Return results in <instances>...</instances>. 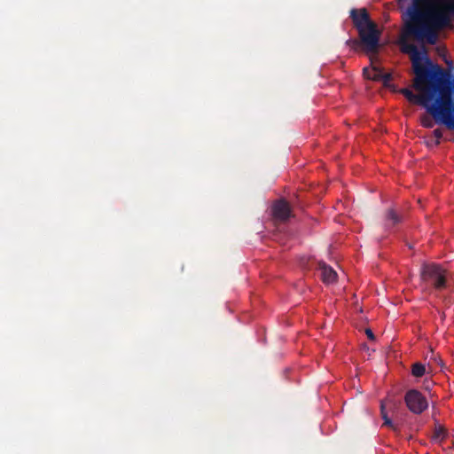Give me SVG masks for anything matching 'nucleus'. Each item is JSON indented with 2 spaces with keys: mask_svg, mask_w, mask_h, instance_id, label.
<instances>
[{
  "mask_svg": "<svg viewBox=\"0 0 454 454\" xmlns=\"http://www.w3.org/2000/svg\"><path fill=\"white\" fill-rule=\"evenodd\" d=\"M450 16L454 17V2L436 6L432 5L429 0H412L403 18L404 27L399 39V48L402 53L410 56L415 75L413 88L420 94L416 95L408 88L401 89L400 93L409 102L425 107L428 114L435 93L433 87L437 86L432 81L436 80L439 83V78L450 77V73L432 62L425 47L419 51L416 45L408 42V38L414 37L434 45L439 31L450 25Z\"/></svg>",
  "mask_w": 454,
  "mask_h": 454,
  "instance_id": "1",
  "label": "nucleus"
},
{
  "mask_svg": "<svg viewBox=\"0 0 454 454\" xmlns=\"http://www.w3.org/2000/svg\"><path fill=\"white\" fill-rule=\"evenodd\" d=\"M450 84V76L439 78L437 86L433 87L434 92H438V97L433 102L429 114L436 122L454 129V103Z\"/></svg>",
  "mask_w": 454,
  "mask_h": 454,
  "instance_id": "2",
  "label": "nucleus"
},
{
  "mask_svg": "<svg viewBox=\"0 0 454 454\" xmlns=\"http://www.w3.org/2000/svg\"><path fill=\"white\" fill-rule=\"evenodd\" d=\"M420 277L424 282L431 284L438 291L448 288L453 282L450 273L436 263H424Z\"/></svg>",
  "mask_w": 454,
  "mask_h": 454,
  "instance_id": "3",
  "label": "nucleus"
},
{
  "mask_svg": "<svg viewBox=\"0 0 454 454\" xmlns=\"http://www.w3.org/2000/svg\"><path fill=\"white\" fill-rule=\"evenodd\" d=\"M358 32L361 43L367 51L375 52L380 45V31L375 23L363 27Z\"/></svg>",
  "mask_w": 454,
  "mask_h": 454,
  "instance_id": "4",
  "label": "nucleus"
},
{
  "mask_svg": "<svg viewBox=\"0 0 454 454\" xmlns=\"http://www.w3.org/2000/svg\"><path fill=\"white\" fill-rule=\"evenodd\" d=\"M408 409L414 414H421L428 408L425 395L417 389L408 390L404 396Z\"/></svg>",
  "mask_w": 454,
  "mask_h": 454,
  "instance_id": "5",
  "label": "nucleus"
},
{
  "mask_svg": "<svg viewBox=\"0 0 454 454\" xmlns=\"http://www.w3.org/2000/svg\"><path fill=\"white\" fill-rule=\"evenodd\" d=\"M350 18L352 19L354 27L357 31L367 25L373 24L374 22L370 19L369 13L365 8L352 9L350 11Z\"/></svg>",
  "mask_w": 454,
  "mask_h": 454,
  "instance_id": "6",
  "label": "nucleus"
},
{
  "mask_svg": "<svg viewBox=\"0 0 454 454\" xmlns=\"http://www.w3.org/2000/svg\"><path fill=\"white\" fill-rule=\"evenodd\" d=\"M273 217L281 222L288 220L292 216L291 207L286 200H277L272 205Z\"/></svg>",
  "mask_w": 454,
  "mask_h": 454,
  "instance_id": "7",
  "label": "nucleus"
},
{
  "mask_svg": "<svg viewBox=\"0 0 454 454\" xmlns=\"http://www.w3.org/2000/svg\"><path fill=\"white\" fill-rule=\"evenodd\" d=\"M401 404L400 401H395L393 398H387L385 401H382L380 403V414L384 420V425L387 426L394 430L395 427H394L392 420L388 418L387 413L386 411V407L389 406L390 409H397V407Z\"/></svg>",
  "mask_w": 454,
  "mask_h": 454,
  "instance_id": "8",
  "label": "nucleus"
},
{
  "mask_svg": "<svg viewBox=\"0 0 454 454\" xmlns=\"http://www.w3.org/2000/svg\"><path fill=\"white\" fill-rule=\"evenodd\" d=\"M318 270H320L321 279L325 284H333L336 281L337 273L330 266L324 262H318Z\"/></svg>",
  "mask_w": 454,
  "mask_h": 454,
  "instance_id": "9",
  "label": "nucleus"
},
{
  "mask_svg": "<svg viewBox=\"0 0 454 454\" xmlns=\"http://www.w3.org/2000/svg\"><path fill=\"white\" fill-rule=\"evenodd\" d=\"M403 215L394 208H388L385 213V227L390 229L402 223Z\"/></svg>",
  "mask_w": 454,
  "mask_h": 454,
  "instance_id": "10",
  "label": "nucleus"
},
{
  "mask_svg": "<svg viewBox=\"0 0 454 454\" xmlns=\"http://www.w3.org/2000/svg\"><path fill=\"white\" fill-rule=\"evenodd\" d=\"M426 372V367L420 363L412 365L411 373L414 377H422Z\"/></svg>",
  "mask_w": 454,
  "mask_h": 454,
  "instance_id": "11",
  "label": "nucleus"
},
{
  "mask_svg": "<svg viewBox=\"0 0 454 454\" xmlns=\"http://www.w3.org/2000/svg\"><path fill=\"white\" fill-rule=\"evenodd\" d=\"M445 436H446V432L442 427L439 426V427H435L434 434H433V439L434 441H442L445 438Z\"/></svg>",
  "mask_w": 454,
  "mask_h": 454,
  "instance_id": "12",
  "label": "nucleus"
},
{
  "mask_svg": "<svg viewBox=\"0 0 454 454\" xmlns=\"http://www.w3.org/2000/svg\"><path fill=\"white\" fill-rule=\"evenodd\" d=\"M421 125L425 128L431 129L434 125V120L428 115H423L421 117Z\"/></svg>",
  "mask_w": 454,
  "mask_h": 454,
  "instance_id": "13",
  "label": "nucleus"
},
{
  "mask_svg": "<svg viewBox=\"0 0 454 454\" xmlns=\"http://www.w3.org/2000/svg\"><path fill=\"white\" fill-rule=\"evenodd\" d=\"M375 78L383 82L384 86L387 87V86H389V82L392 80V74L390 73H382L381 76H379V77L377 76Z\"/></svg>",
  "mask_w": 454,
  "mask_h": 454,
  "instance_id": "14",
  "label": "nucleus"
},
{
  "mask_svg": "<svg viewBox=\"0 0 454 454\" xmlns=\"http://www.w3.org/2000/svg\"><path fill=\"white\" fill-rule=\"evenodd\" d=\"M372 72V74H366L367 78L374 80V81H380L379 79H376L375 77L381 76L382 73H383L382 70L380 68H377V67H373Z\"/></svg>",
  "mask_w": 454,
  "mask_h": 454,
  "instance_id": "15",
  "label": "nucleus"
},
{
  "mask_svg": "<svg viewBox=\"0 0 454 454\" xmlns=\"http://www.w3.org/2000/svg\"><path fill=\"white\" fill-rule=\"evenodd\" d=\"M434 137L437 139L436 144L440 143V139L442 137V130L441 129H436L433 131Z\"/></svg>",
  "mask_w": 454,
  "mask_h": 454,
  "instance_id": "16",
  "label": "nucleus"
},
{
  "mask_svg": "<svg viewBox=\"0 0 454 454\" xmlns=\"http://www.w3.org/2000/svg\"><path fill=\"white\" fill-rule=\"evenodd\" d=\"M347 44L353 49H356L359 45V42L356 39H349L347 41Z\"/></svg>",
  "mask_w": 454,
  "mask_h": 454,
  "instance_id": "17",
  "label": "nucleus"
},
{
  "mask_svg": "<svg viewBox=\"0 0 454 454\" xmlns=\"http://www.w3.org/2000/svg\"><path fill=\"white\" fill-rule=\"evenodd\" d=\"M365 333L367 335V337L371 340H375V335L374 333H372V331L370 329V328H367L365 330Z\"/></svg>",
  "mask_w": 454,
  "mask_h": 454,
  "instance_id": "18",
  "label": "nucleus"
},
{
  "mask_svg": "<svg viewBox=\"0 0 454 454\" xmlns=\"http://www.w3.org/2000/svg\"><path fill=\"white\" fill-rule=\"evenodd\" d=\"M434 356V359L435 360V362H437V364H441L442 363V360L440 358H437L436 356H434V353H432V357Z\"/></svg>",
  "mask_w": 454,
  "mask_h": 454,
  "instance_id": "19",
  "label": "nucleus"
},
{
  "mask_svg": "<svg viewBox=\"0 0 454 454\" xmlns=\"http://www.w3.org/2000/svg\"><path fill=\"white\" fill-rule=\"evenodd\" d=\"M367 72H368V68H366V67H365V68H364V74H367Z\"/></svg>",
  "mask_w": 454,
  "mask_h": 454,
  "instance_id": "20",
  "label": "nucleus"
}]
</instances>
